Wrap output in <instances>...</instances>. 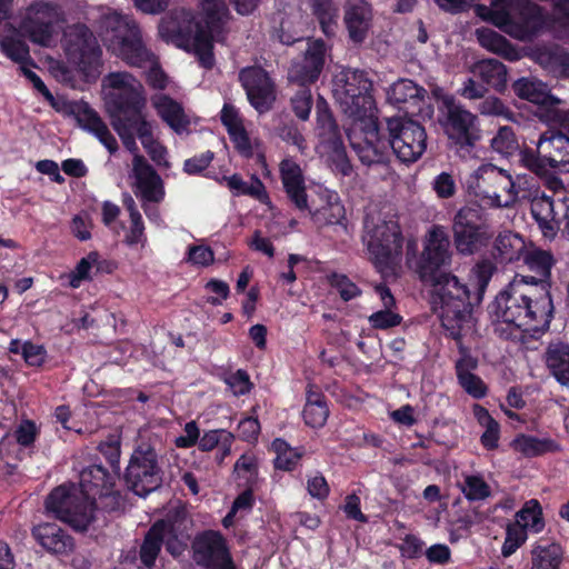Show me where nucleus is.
Here are the masks:
<instances>
[{
	"label": "nucleus",
	"mask_w": 569,
	"mask_h": 569,
	"mask_svg": "<svg viewBox=\"0 0 569 569\" xmlns=\"http://www.w3.org/2000/svg\"><path fill=\"white\" fill-rule=\"evenodd\" d=\"M350 147L365 166H387L395 154L402 163H413L427 148L425 127L402 117L383 120L369 117L360 131L346 130Z\"/></svg>",
	"instance_id": "1"
},
{
	"label": "nucleus",
	"mask_w": 569,
	"mask_h": 569,
	"mask_svg": "<svg viewBox=\"0 0 569 569\" xmlns=\"http://www.w3.org/2000/svg\"><path fill=\"white\" fill-rule=\"evenodd\" d=\"M551 282L521 283L518 276L488 306L492 321L512 325L525 332H546L555 316Z\"/></svg>",
	"instance_id": "2"
},
{
	"label": "nucleus",
	"mask_w": 569,
	"mask_h": 569,
	"mask_svg": "<svg viewBox=\"0 0 569 569\" xmlns=\"http://www.w3.org/2000/svg\"><path fill=\"white\" fill-rule=\"evenodd\" d=\"M99 34L109 51L131 67L144 68L147 83L156 90H164L168 77L158 63L154 54L146 47L137 21L117 12L101 17Z\"/></svg>",
	"instance_id": "3"
},
{
	"label": "nucleus",
	"mask_w": 569,
	"mask_h": 569,
	"mask_svg": "<svg viewBox=\"0 0 569 569\" xmlns=\"http://www.w3.org/2000/svg\"><path fill=\"white\" fill-rule=\"evenodd\" d=\"M428 283L433 287V302L439 305V318L446 337L459 338L460 331L471 327L472 310L477 305L469 287L452 273Z\"/></svg>",
	"instance_id": "4"
},
{
	"label": "nucleus",
	"mask_w": 569,
	"mask_h": 569,
	"mask_svg": "<svg viewBox=\"0 0 569 569\" xmlns=\"http://www.w3.org/2000/svg\"><path fill=\"white\" fill-rule=\"evenodd\" d=\"M109 91L104 97L106 111L110 123H150L144 110L147 96L142 83L129 72H110L106 77Z\"/></svg>",
	"instance_id": "5"
},
{
	"label": "nucleus",
	"mask_w": 569,
	"mask_h": 569,
	"mask_svg": "<svg viewBox=\"0 0 569 569\" xmlns=\"http://www.w3.org/2000/svg\"><path fill=\"white\" fill-rule=\"evenodd\" d=\"M477 196L491 208H508L518 200H536L542 193L538 180L533 177H520L516 180L503 170H491L487 177H480Z\"/></svg>",
	"instance_id": "6"
},
{
	"label": "nucleus",
	"mask_w": 569,
	"mask_h": 569,
	"mask_svg": "<svg viewBox=\"0 0 569 569\" xmlns=\"http://www.w3.org/2000/svg\"><path fill=\"white\" fill-rule=\"evenodd\" d=\"M44 507L49 515L67 523L76 532H87L96 520L97 505L86 499L72 482L53 488L44 500Z\"/></svg>",
	"instance_id": "7"
},
{
	"label": "nucleus",
	"mask_w": 569,
	"mask_h": 569,
	"mask_svg": "<svg viewBox=\"0 0 569 569\" xmlns=\"http://www.w3.org/2000/svg\"><path fill=\"white\" fill-rule=\"evenodd\" d=\"M451 230L453 246L461 256L480 252L488 247L493 237L488 213L477 202L467 203L455 213Z\"/></svg>",
	"instance_id": "8"
},
{
	"label": "nucleus",
	"mask_w": 569,
	"mask_h": 569,
	"mask_svg": "<svg viewBox=\"0 0 569 569\" xmlns=\"http://www.w3.org/2000/svg\"><path fill=\"white\" fill-rule=\"evenodd\" d=\"M366 241L370 259L382 273L393 272L402 258L405 238L396 219L365 221Z\"/></svg>",
	"instance_id": "9"
},
{
	"label": "nucleus",
	"mask_w": 569,
	"mask_h": 569,
	"mask_svg": "<svg viewBox=\"0 0 569 569\" xmlns=\"http://www.w3.org/2000/svg\"><path fill=\"white\" fill-rule=\"evenodd\" d=\"M122 480L126 488L140 498L148 497L162 486L163 470L152 445L141 442L134 447Z\"/></svg>",
	"instance_id": "10"
},
{
	"label": "nucleus",
	"mask_w": 569,
	"mask_h": 569,
	"mask_svg": "<svg viewBox=\"0 0 569 569\" xmlns=\"http://www.w3.org/2000/svg\"><path fill=\"white\" fill-rule=\"evenodd\" d=\"M64 52L70 63L86 78L96 79L101 73L102 50L90 28L84 23L69 27L64 33Z\"/></svg>",
	"instance_id": "11"
},
{
	"label": "nucleus",
	"mask_w": 569,
	"mask_h": 569,
	"mask_svg": "<svg viewBox=\"0 0 569 569\" xmlns=\"http://www.w3.org/2000/svg\"><path fill=\"white\" fill-rule=\"evenodd\" d=\"M450 238L445 227L433 224L423 239V249L417 260L416 271L425 283L448 274L452 262Z\"/></svg>",
	"instance_id": "12"
},
{
	"label": "nucleus",
	"mask_w": 569,
	"mask_h": 569,
	"mask_svg": "<svg viewBox=\"0 0 569 569\" xmlns=\"http://www.w3.org/2000/svg\"><path fill=\"white\" fill-rule=\"evenodd\" d=\"M442 127L448 139L458 150L470 152L481 139L478 117L452 101L447 102Z\"/></svg>",
	"instance_id": "13"
},
{
	"label": "nucleus",
	"mask_w": 569,
	"mask_h": 569,
	"mask_svg": "<svg viewBox=\"0 0 569 569\" xmlns=\"http://www.w3.org/2000/svg\"><path fill=\"white\" fill-rule=\"evenodd\" d=\"M193 560L206 569H237L227 539L220 531L204 530L192 541Z\"/></svg>",
	"instance_id": "14"
},
{
	"label": "nucleus",
	"mask_w": 569,
	"mask_h": 569,
	"mask_svg": "<svg viewBox=\"0 0 569 569\" xmlns=\"http://www.w3.org/2000/svg\"><path fill=\"white\" fill-rule=\"evenodd\" d=\"M57 19L58 12L54 4L37 0L26 8L19 28L31 42L49 46L53 38Z\"/></svg>",
	"instance_id": "15"
},
{
	"label": "nucleus",
	"mask_w": 569,
	"mask_h": 569,
	"mask_svg": "<svg viewBox=\"0 0 569 569\" xmlns=\"http://www.w3.org/2000/svg\"><path fill=\"white\" fill-rule=\"evenodd\" d=\"M239 82L249 103L259 112L269 111L276 101V84L261 66L244 67L239 71Z\"/></svg>",
	"instance_id": "16"
},
{
	"label": "nucleus",
	"mask_w": 569,
	"mask_h": 569,
	"mask_svg": "<svg viewBox=\"0 0 569 569\" xmlns=\"http://www.w3.org/2000/svg\"><path fill=\"white\" fill-rule=\"evenodd\" d=\"M222 33L223 31H211L210 28L194 20L183 42L179 43V48L192 52L199 64L210 70L214 66L213 41H220Z\"/></svg>",
	"instance_id": "17"
},
{
	"label": "nucleus",
	"mask_w": 569,
	"mask_h": 569,
	"mask_svg": "<svg viewBox=\"0 0 569 569\" xmlns=\"http://www.w3.org/2000/svg\"><path fill=\"white\" fill-rule=\"evenodd\" d=\"M136 194L148 202H160L164 198L161 177L142 154H136L132 161Z\"/></svg>",
	"instance_id": "18"
},
{
	"label": "nucleus",
	"mask_w": 569,
	"mask_h": 569,
	"mask_svg": "<svg viewBox=\"0 0 569 569\" xmlns=\"http://www.w3.org/2000/svg\"><path fill=\"white\" fill-rule=\"evenodd\" d=\"M280 180L289 201L299 211L309 209L305 174L292 159H283L279 164Z\"/></svg>",
	"instance_id": "19"
},
{
	"label": "nucleus",
	"mask_w": 569,
	"mask_h": 569,
	"mask_svg": "<svg viewBox=\"0 0 569 569\" xmlns=\"http://www.w3.org/2000/svg\"><path fill=\"white\" fill-rule=\"evenodd\" d=\"M326 43L322 39L308 42V48L301 62L296 63L292 69L293 79L301 86L315 83L325 66Z\"/></svg>",
	"instance_id": "20"
},
{
	"label": "nucleus",
	"mask_w": 569,
	"mask_h": 569,
	"mask_svg": "<svg viewBox=\"0 0 569 569\" xmlns=\"http://www.w3.org/2000/svg\"><path fill=\"white\" fill-rule=\"evenodd\" d=\"M32 537L49 553L68 556L74 550V539L54 522H43L32 528Z\"/></svg>",
	"instance_id": "21"
},
{
	"label": "nucleus",
	"mask_w": 569,
	"mask_h": 569,
	"mask_svg": "<svg viewBox=\"0 0 569 569\" xmlns=\"http://www.w3.org/2000/svg\"><path fill=\"white\" fill-rule=\"evenodd\" d=\"M315 134L319 144L326 149L343 143V131L339 126L327 100L319 96L316 101Z\"/></svg>",
	"instance_id": "22"
},
{
	"label": "nucleus",
	"mask_w": 569,
	"mask_h": 569,
	"mask_svg": "<svg viewBox=\"0 0 569 569\" xmlns=\"http://www.w3.org/2000/svg\"><path fill=\"white\" fill-rule=\"evenodd\" d=\"M118 472H110L101 463H92L80 471L79 489L86 499L94 501L97 505V495L116 487Z\"/></svg>",
	"instance_id": "23"
},
{
	"label": "nucleus",
	"mask_w": 569,
	"mask_h": 569,
	"mask_svg": "<svg viewBox=\"0 0 569 569\" xmlns=\"http://www.w3.org/2000/svg\"><path fill=\"white\" fill-rule=\"evenodd\" d=\"M522 261L527 268L536 276H518L521 283H529L532 286H540L542 281L551 282V269L556 263V259L551 251L540 248L526 250L522 256Z\"/></svg>",
	"instance_id": "24"
},
{
	"label": "nucleus",
	"mask_w": 569,
	"mask_h": 569,
	"mask_svg": "<svg viewBox=\"0 0 569 569\" xmlns=\"http://www.w3.org/2000/svg\"><path fill=\"white\" fill-rule=\"evenodd\" d=\"M515 94L531 103L538 104L546 110H551L561 103V100L551 94L549 88L542 81L521 77L512 83Z\"/></svg>",
	"instance_id": "25"
},
{
	"label": "nucleus",
	"mask_w": 569,
	"mask_h": 569,
	"mask_svg": "<svg viewBox=\"0 0 569 569\" xmlns=\"http://www.w3.org/2000/svg\"><path fill=\"white\" fill-rule=\"evenodd\" d=\"M170 525L166 520H157L144 533L139 548V559L146 569H153L161 552Z\"/></svg>",
	"instance_id": "26"
},
{
	"label": "nucleus",
	"mask_w": 569,
	"mask_h": 569,
	"mask_svg": "<svg viewBox=\"0 0 569 569\" xmlns=\"http://www.w3.org/2000/svg\"><path fill=\"white\" fill-rule=\"evenodd\" d=\"M328 417L329 407L326 395L318 386L308 383L306 389V403L302 410L305 423L310 428L319 429L326 425Z\"/></svg>",
	"instance_id": "27"
},
{
	"label": "nucleus",
	"mask_w": 569,
	"mask_h": 569,
	"mask_svg": "<svg viewBox=\"0 0 569 569\" xmlns=\"http://www.w3.org/2000/svg\"><path fill=\"white\" fill-rule=\"evenodd\" d=\"M194 17L186 10L172 11L161 18L158 26L160 37L166 41H172L179 47L183 42Z\"/></svg>",
	"instance_id": "28"
},
{
	"label": "nucleus",
	"mask_w": 569,
	"mask_h": 569,
	"mask_svg": "<svg viewBox=\"0 0 569 569\" xmlns=\"http://www.w3.org/2000/svg\"><path fill=\"white\" fill-rule=\"evenodd\" d=\"M159 117L177 133L188 130L190 120L183 107L168 94H161L153 100Z\"/></svg>",
	"instance_id": "29"
},
{
	"label": "nucleus",
	"mask_w": 569,
	"mask_h": 569,
	"mask_svg": "<svg viewBox=\"0 0 569 569\" xmlns=\"http://www.w3.org/2000/svg\"><path fill=\"white\" fill-rule=\"evenodd\" d=\"M539 148L552 169L569 166V137L560 132L552 133L549 138L541 136Z\"/></svg>",
	"instance_id": "30"
},
{
	"label": "nucleus",
	"mask_w": 569,
	"mask_h": 569,
	"mask_svg": "<svg viewBox=\"0 0 569 569\" xmlns=\"http://www.w3.org/2000/svg\"><path fill=\"white\" fill-rule=\"evenodd\" d=\"M475 76L479 77L483 84L497 92L503 93L507 89V67L497 59H483L472 67Z\"/></svg>",
	"instance_id": "31"
},
{
	"label": "nucleus",
	"mask_w": 569,
	"mask_h": 569,
	"mask_svg": "<svg viewBox=\"0 0 569 569\" xmlns=\"http://www.w3.org/2000/svg\"><path fill=\"white\" fill-rule=\"evenodd\" d=\"M371 12L362 4H349L345 8L343 21L349 38L355 43H362L367 38Z\"/></svg>",
	"instance_id": "32"
},
{
	"label": "nucleus",
	"mask_w": 569,
	"mask_h": 569,
	"mask_svg": "<svg viewBox=\"0 0 569 569\" xmlns=\"http://www.w3.org/2000/svg\"><path fill=\"white\" fill-rule=\"evenodd\" d=\"M526 250L523 239L509 231L496 238L492 256L499 263L508 264L520 260Z\"/></svg>",
	"instance_id": "33"
},
{
	"label": "nucleus",
	"mask_w": 569,
	"mask_h": 569,
	"mask_svg": "<svg viewBox=\"0 0 569 569\" xmlns=\"http://www.w3.org/2000/svg\"><path fill=\"white\" fill-rule=\"evenodd\" d=\"M546 365L551 376L562 386H569V345L550 343L546 350Z\"/></svg>",
	"instance_id": "34"
},
{
	"label": "nucleus",
	"mask_w": 569,
	"mask_h": 569,
	"mask_svg": "<svg viewBox=\"0 0 569 569\" xmlns=\"http://www.w3.org/2000/svg\"><path fill=\"white\" fill-rule=\"evenodd\" d=\"M427 90L410 79H400L391 84L387 92L388 101L399 109L401 104L411 103L417 107L425 100Z\"/></svg>",
	"instance_id": "35"
},
{
	"label": "nucleus",
	"mask_w": 569,
	"mask_h": 569,
	"mask_svg": "<svg viewBox=\"0 0 569 569\" xmlns=\"http://www.w3.org/2000/svg\"><path fill=\"white\" fill-rule=\"evenodd\" d=\"M340 0H312V13L317 18L321 31L335 36L338 27Z\"/></svg>",
	"instance_id": "36"
},
{
	"label": "nucleus",
	"mask_w": 569,
	"mask_h": 569,
	"mask_svg": "<svg viewBox=\"0 0 569 569\" xmlns=\"http://www.w3.org/2000/svg\"><path fill=\"white\" fill-rule=\"evenodd\" d=\"M476 36L479 44L497 54H501L510 60L516 59V50L512 43L502 34L490 28H478Z\"/></svg>",
	"instance_id": "37"
},
{
	"label": "nucleus",
	"mask_w": 569,
	"mask_h": 569,
	"mask_svg": "<svg viewBox=\"0 0 569 569\" xmlns=\"http://www.w3.org/2000/svg\"><path fill=\"white\" fill-rule=\"evenodd\" d=\"M512 447L516 451L528 458L539 457L547 452H553L558 449L557 442L552 439H540L535 436L523 433L518 435L513 439Z\"/></svg>",
	"instance_id": "38"
},
{
	"label": "nucleus",
	"mask_w": 569,
	"mask_h": 569,
	"mask_svg": "<svg viewBox=\"0 0 569 569\" xmlns=\"http://www.w3.org/2000/svg\"><path fill=\"white\" fill-rule=\"evenodd\" d=\"M0 52L12 62L18 63L19 67H36V63L30 56L29 46L24 40L18 37L10 34L0 36Z\"/></svg>",
	"instance_id": "39"
},
{
	"label": "nucleus",
	"mask_w": 569,
	"mask_h": 569,
	"mask_svg": "<svg viewBox=\"0 0 569 569\" xmlns=\"http://www.w3.org/2000/svg\"><path fill=\"white\" fill-rule=\"evenodd\" d=\"M562 558L560 545H537L531 551V569H560Z\"/></svg>",
	"instance_id": "40"
},
{
	"label": "nucleus",
	"mask_w": 569,
	"mask_h": 569,
	"mask_svg": "<svg viewBox=\"0 0 569 569\" xmlns=\"http://www.w3.org/2000/svg\"><path fill=\"white\" fill-rule=\"evenodd\" d=\"M272 449L276 452L274 468L282 471H293L305 455L303 448H292L281 438L272 441Z\"/></svg>",
	"instance_id": "41"
},
{
	"label": "nucleus",
	"mask_w": 569,
	"mask_h": 569,
	"mask_svg": "<svg viewBox=\"0 0 569 569\" xmlns=\"http://www.w3.org/2000/svg\"><path fill=\"white\" fill-rule=\"evenodd\" d=\"M201 22L211 31H223L228 18V8L224 0H201Z\"/></svg>",
	"instance_id": "42"
},
{
	"label": "nucleus",
	"mask_w": 569,
	"mask_h": 569,
	"mask_svg": "<svg viewBox=\"0 0 569 569\" xmlns=\"http://www.w3.org/2000/svg\"><path fill=\"white\" fill-rule=\"evenodd\" d=\"M496 271V266L488 259L481 260L475 264L470 271V281L475 287L472 295L476 303H480L487 287Z\"/></svg>",
	"instance_id": "43"
},
{
	"label": "nucleus",
	"mask_w": 569,
	"mask_h": 569,
	"mask_svg": "<svg viewBox=\"0 0 569 569\" xmlns=\"http://www.w3.org/2000/svg\"><path fill=\"white\" fill-rule=\"evenodd\" d=\"M69 113L72 114L79 127L93 133L106 122L88 102H74L70 104Z\"/></svg>",
	"instance_id": "44"
},
{
	"label": "nucleus",
	"mask_w": 569,
	"mask_h": 569,
	"mask_svg": "<svg viewBox=\"0 0 569 569\" xmlns=\"http://www.w3.org/2000/svg\"><path fill=\"white\" fill-rule=\"evenodd\" d=\"M517 521H519L526 530H530L535 533H539L545 528V519L542 508L537 499H530L516 515Z\"/></svg>",
	"instance_id": "45"
},
{
	"label": "nucleus",
	"mask_w": 569,
	"mask_h": 569,
	"mask_svg": "<svg viewBox=\"0 0 569 569\" xmlns=\"http://www.w3.org/2000/svg\"><path fill=\"white\" fill-rule=\"evenodd\" d=\"M341 106L346 113L356 119H363L375 108V99L371 91L366 93L358 91L350 98H340Z\"/></svg>",
	"instance_id": "46"
},
{
	"label": "nucleus",
	"mask_w": 569,
	"mask_h": 569,
	"mask_svg": "<svg viewBox=\"0 0 569 569\" xmlns=\"http://www.w3.org/2000/svg\"><path fill=\"white\" fill-rule=\"evenodd\" d=\"M491 148L501 156L509 158L518 154L520 146L513 129L509 126L500 127L491 139Z\"/></svg>",
	"instance_id": "47"
},
{
	"label": "nucleus",
	"mask_w": 569,
	"mask_h": 569,
	"mask_svg": "<svg viewBox=\"0 0 569 569\" xmlns=\"http://www.w3.org/2000/svg\"><path fill=\"white\" fill-rule=\"evenodd\" d=\"M139 139L153 162L158 166H168V161L166 160L167 149L154 139L151 122L142 123V128L139 130Z\"/></svg>",
	"instance_id": "48"
},
{
	"label": "nucleus",
	"mask_w": 569,
	"mask_h": 569,
	"mask_svg": "<svg viewBox=\"0 0 569 569\" xmlns=\"http://www.w3.org/2000/svg\"><path fill=\"white\" fill-rule=\"evenodd\" d=\"M518 156L519 162L538 177L546 176L549 169H551L549 161H547V158L541 152V148H539V143L537 144V150L526 147L520 149Z\"/></svg>",
	"instance_id": "49"
},
{
	"label": "nucleus",
	"mask_w": 569,
	"mask_h": 569,
	"mask_svg": "<svg viewBox=\"0 0 569 569\" xmlns=\"http://www.w3.org/2000/svg\"><path fill=\"white\" fill-rule=\"evenodd\" d=\"M220 379L228 386L234 397L247 396L254 388L248 371L244 369L226 372Z\"/></svg>",
	"instance_id": "50"
},
{
	"label": "nucleus",
	"mask_w": 569,
	"mask_h": 569,
	"mask_svg": "<svg viewBox=\"0 0 569 569\" xmlns=\"http://www.w3.org/2000/svg\"><path fill=\"white\" fill-rule=\"evenodd\" d=\"M233 472L243 479L242 486H254L258 480V460L252 453L241 455L233 466Z\"/></svg>",
	"instance_id": "51"
},
{
	"label": "nucleus",
	"mask_w": 569,
	"mask_h": 569,
	"mask_svg": "<svg viewBox=\"0 0 569 569\" xmlns=\"http://www.w3.org/2000/svg\"><path fill=\"white\" fill-rule=\"evenodd\" d=\"M99 258L100 254L98 251H91L87 257L81 258L76 268L68 274L69 286L77 289L83 281H90L92 279L90 270L94 267V263H98Z\"/></svg>",
	"instance_id": "52"
},
{
	"label": "nucleus",
	"mask_w": 569,
	"mask_h": 569,
	"mask_svg": "<svg viewBox=\"0 0 569 569\" xmlns=\"http://www.w3.org/2000/svg\"><path fill=\"white\" fill-rule=\"evenodd\" d=\"M461 491L469 501H480L491 496L490 486L479 475L466 476Z\"/></svg>",
	"instance_id": "53"
},
{
	"label": "nucleus",
	"mask_w": 569,
	"mask_h": 569,
	"mask_svg": "<svg viewBox=\"0 0 569 569\" xmlns=\"http://www.w3.org/2000/svg\"><path fill=\"white\" fill-rule=\"evenodd\" d=\"M345 78L340 98H350L358 91L363 93L372 91V81L368 79L367 73L362 70L348 71Z\"/></svg>",
	"instance_id": "54"
},
{
	"label": "nucleus",
	"mask_w": 569,
	"mask_h": 569,
	"mask_svg": "<svg viewBox=\"0 0 569 569\" xmlns=\"http://www.w3.org/2000/svg\"><path fill=\"white\" fill-rule=\"evenodd\" d=\"M527 540V530L519 521L509 523L506 528V538L501 547L503 557H510Z\"/></svg>",
	"instance_id": "55"
},
{
	"label": "nucleus",
	"mask_w": 569,
	"mask_h": 569,
	"mask_svg": "<svg viewBox=\"0 0 569 569\" xmlns=\"http://www.w3.org/2000/svg\"><path fill=\"white\" fill-rule=\"evenodd\" d=\"M309 211L313 221L319 224H336L340 222L341 218L345 216V208L339 202H328L319 209L312 210L309 206Z\"/></svg>",
	"instance_id": "56"
},
{
	"label": "nucleus",
	"mask_w": 569,
	"mask_h": 569,
	"mask_svg": "<svg viewBox=\"0 0 569 569\" xmlns=\"http://www.w3.org/2000/svg\"><path fill=\"white\" fill-rule=\"evenodd\" d=\"M98 501L97 509L111 513V512H123L127 507V495L122 493L121 490L114 489L104 490L97 495Z\"/></svg>",
	"instance_id": "57"
},
{
	"label": "nucleus",
	"mask_w": 569,
	"mask_h": 569,
	"mask_svg": "<svg viewBox=\"0 0 569 569\" xmlns=\"http://www.w3.org/2000/svg\"><path fill=\"white\" fill-rule=\"evenodd\" d=\"M130 213V229L126 234V243L128 246L143 244L147 241L144 234V223L141 213L137 210L134 202L128 206Z\"/></svg>",
	"instance_id": "58"
},
{
	"label": "nucleus",
	"mask_w": 569,
	"mask_h": 569,
	"mask_svg": "<svg viewBox=\"0 0 569 569\" xmlns=\"http://www.w3.org/2000/svg\"><path fill=\"white\" fill-rule=\"evenodd\" d=\"M329 283L335 288L343 301H350L361 295L360 288L346 274L332 272L328 277Z\"/></svg>",
	"instance_id": "59"
},
{
	"label": "nucleus",
	"mask_w": 569,
	"mask_h": 569,
	"mask_svg": "<svg viewBox=\"0 0 569 569\" xmlns=\"http://www.w3.org/2000/svg\"><path fill=\"white\" fill-rule=\"evenodd\" d=\"M463 331H460L459 338H452L458 348L459 359L456 361L455 370L456 376L460 377L462 373H471L472 370L478 368V359L473 357L470 349L462 342Z\"/></svg>",
	"instance_id": "60"
},
{
	"label": "nucleus",
	"mask_w": 569,
	"mask_h": 569,
	"mask_svg": "<svg viewBox=\"0 0 569 569\" xmlns=\"http://www.w3.org/2000/svg\"><path fill=\"white\" fill-rule=\"evenodd\" d=\"M40 435V428L31 419H22L16 428L13 436L19 446L31 448Z\"/></svg>",
	"instance_id": "61"
},
{
	"label": "nucleus",
	"mask_w": 569,
	"mask_h": 569,
	"mask_svg": "<svg viewBox=\"0 0 569 569\" xmlns=\"http://www.w3.org/2000/svg\"><path fill=\"white\" fill-rule=\"evenodd\" d=\"M291 109L301 121H307L313 104L312 93L309 89L299 90L290 100Z\"/></svg>",
	"instance_id": "62"
},
{
	"label": "nucleus",
	"mask_w": 569,
	"mask_h": 569,
	"mask_svg": "<svg viewBox=\"0 0 569 569\" xmlns=\"http://www.w3.org/2000/svg\"><path fill=\"white\" fill-rule=\"evenodd\" d=\"M460 387L473 399H482L488 393V387L485 381L475 373H462L457 377Z\"/></svg>",
	"instance_id": "63"
},
{
	"label": "nucleus",
	"mask_w": 569,
	"mask_h": 569,
	"mask_svg": "<svg viewBox=\"0 0 569 569\" xmlns=\"http://www.w3.org/2000/svg\"><path fill=\"white\" fill-rule=\"evenodd\" d=\"M541 62L550 64L560 78L569 79V53L545 51L539 54Z\"/></svg>",
	"instance_id": "64"
}]
</instances>
